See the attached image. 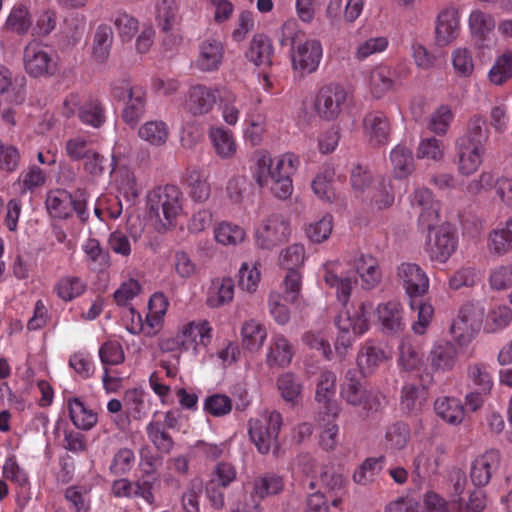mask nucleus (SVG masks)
Wrapping results in <instances>:
<instances>
[{"instance_id": "obj_17", "label": "nucleus", "mask_w": 512, "mask_h": 512, "mask_svg": "<svg viewBox=\"0 0 512 512\" xmlns=\"http://www.w3.org/2000/svg\"><path fill=\"white\" fill-rule=\"evenodd\" d=\"M336 374L330 370H322L316 385V401L323 405V411L327 416L337 419L340 407L335 400Z\"/></svg>"}, {"instance_id": "obj_12", "label": "nucleus", "mask_w": 512, "mask_h": 512, "mask_svg": "<svg viewBox=\"0 0 512 512\" xmlns=\"http://www.w3.org/2000/svg\"><path fill=\"white\" fill-rule=\"evenodd\" d=\"M409 69L404 64L395 67L380 65L375 67L369 76V90L373 98L380 99L390 91L397 81L406 79Z\"/></svg>"}, {"instance_id": "obj_2", "label": "nucleus", "mask_w": 512, "mask_h": 512, "mask_svg": "<svg viewBox=\"0 0 512 512\" xmlns=\"http://www.w3.org/2000/svg\"><path fill=\"white\" fill-rule=\"evenodd\" d=\"M211 339L212 328L207 320H191L180 325L175 335L162 337L159 348L163 352H189L197 356Z\"/></svg>"}, {"instance_id": "obj_8", "label": "nucleus", "mask_w": 512, "mask_h": 512, "mask_svg": "<svg viewBox=\"0 0 512 512\" xmlns=\"http://www.w3.org/2000/svg\"><path fill=\"white\" fill-rule=\"evenodd\" d=\"M347 96V91L341 84L323 85L318 90L313 104L316 115L325 121L336 120L342 112Z\"/></svg>"}, {"instance_id": "obj_58", "label": "nucleus", "mask_w": 512, "mask_h": 512, "mask_svg": "<svg viewBox=\"0 0 512 512\" xmlns=\"http://www.w3.org/2000/svg\"><path fill=\"white\" fill-rule=\"evenodd\" d=\"M85 260L93 269H103L109 264V256L95 238L87 239L82 245Z\"/></svg>"}, {"instance_id": "obj_7", "label": "nucleus", "mask_w": 512, "mask_h": 512, "mask_svg": "<svg viewBox=\"0 0 512 512\" xmlns=\"http://www.w3.org/2000/svg\"><path fill=\"white\" fill-rule=\"evenodd\" d=\"M282 423V417L276 411L249 421V436L259 453L266 454L270 451L276 443Z\"/></svg>"}, {"instance_id": "obj_45", "label": "nucleus", "mask_w": 512, "mask_h": 512, "mask_svg": "<svg viewBox=\"0 0 512 512\" xmlns=\"http://www.w3.org/2000/svg\"><path fill=\"white\" fill-rule=\"evenodd\" d=\"M45 182L46 175L43 170L36 165H32L20 173L17 181L13 184V188L20 195H24L42 187Z\"/></svg>"}, {"instance_id": "obj_1", "label": "nucleus", "mask_w": 512, "mask_h": 512, "mask_svg": "<svg viewBox=\"0 0 512 512\" xmlns=\"http://www.w3.org/2000/svg\"><path fill=\"white\" fill-rule=\"evenodd\" d=\"M322 278L326 285L336 290L337 300L343 305V309L335 319L339 332H351L354 336L366 333L369 329L371 305L364 302L358 306L347 305L356 281L349 276H343L342 264L339 261L325 263L322 268Z\"/></svg>"}, {"instance_id": "obj_57", "label": "nucleus", "mask_w": 512, "mask_h": 512, "mask_svg": "<svg viewBox=\"0 0 512 512\" xmlns=\"http://www.w3.org/2000/svg\"><path fill=\"white\" fill-rule=\"evenodd\" d=\"M486 507L487 495L480 488L471 491L467 501L459 498L451 503L452 512H483Z\"/></svg>"}, {"instance_id": "obj_53", "label": "nucleus", "mask_w": 512, "mask_h": 512, "mask_svg": "<svg viewBox=\"0 0 512 512\" xmlns=\"http://www.w3.org/2000/svg\"><path fill=\"white\" fill-rule=\"evenodd\" d=\"M469 28L472 35L485 40L495 28V19L487 12L473 10L469 16Z\"/></svg>"}, {"instance_id": "obj_30", "label": "nucleus", "mask_w": 512, "mask_h": 512, "mask_svg": "<svg viewBox=\"0 0 512 512\" xmlns=\"http://www.w3.org/2000/svg\"><path fill=\"white\" fill-rule=\"evenodd\" d=\"M377 318L382 330L389 334H396L404 329L403 308L397 301L381 303L377 307Z\"/></svg>"}, {"instance_id": "obj_10", "label": "nucleus", "mask_w": 512, "mask_h": 512, "mask_svg": "<svg viewBox=\"0 0 512 512\" xmlns=\"http://www.w3.org/2000/svg\"><path fill=\"white\" fill-rule=\"evenodd\" d=\"M149 383L163 405H173L177 397L179 405L183 409H197L198 396L195 393L188 392L177 384L167 383L165 379L158 377L156 374H151Z\"/></svg>"}, {"instance_id": "obj_60", "label": "nucleus", "mask_w": 512, "mask_h": 512, "mask_svg": "<svg viewBox=\"0 0 512 512\" xmlns=\"http://www.w3.org/2000/svg\"><path fill=\"white\" fill-rule=\"evenodd\" d=\"M85 283L78 277L66 276L55 285L54 291L63 301H71L85 291Z\"/></svg>"}, {"instance_id": "obj_46", "label": "nucleus", "mask_w": 512, "mask_h": 512, "mask_svg": "<svg viewBox=\"0 0 512 512\" xmlns=\"http://www.w3.org/2000/svg\"><path fill=\"white\" fill-rule=\"evenodd\" d=\"M267 337L265 327L255 321H246L241 329V340L244 349L249 351H258L263 346Z\"/></svg>"}, {"instance_id": "obj_48", "label": "nucleus", "mask_w": 512, "mask_h": 512, "mask_svg": "<svg viewBox=\"0 0 512 512\" xmlns=\"http://www.w3.org/2000/svg\"><path fill=\"white\" fill-rule=\"evenodd\" d=\"M272 52L270 40L263 34H256L250 42L246 56L249 61L260 66L270 63Z\"/></svg>"}, {"instance_id": "obj_4", "label": "nucleus", "mask_w": 512, "mask_h": 512, "mask_svg": "<svg viewBox=\"0 0 512 512\" xmlns=\"http://www.w3.org/2000/svg\"><path fill=\"white\" fill-rule=\"evenodd\" d=\"M183 201L181 190L174 185L158 187L147 196L149 213L165 230L176 226L178 218L184 212Z\"/></svg>"}, {"instance_id": "obj_59", "label": "nucleus", "mask_w": 512, "mask_h": 512, "mask_svg": "<svg viewBox=\"0 0 512 512\" xmlns=\"http://www.w3.org/2000/svg\"><path fill=\"white\" fill-rule=\"evenodd\" d=\"M410 439L409 426L404 422H396L388 426L385 434V446L391 450H402Z\"/></svg>"}, {"instance_id": "obj_37", "label": "nucleus", "mask_w": 512, "mask_h": 512, "mask_svg": "<svg viewBox=\"0 0 512 512\" xmlns=\"http://www.w3.org/2000/svg\"><path fill=\"white\" fill-rule=\"evenodd\" d=\"M122 87L129 93L128 102L123 110V118L125 122L134 125L144 113L145 95L141 88L132 86L130 82H123Z\"/></svg>"}, {"instance_id": "obj_50", "label": "nucleus", "mask_w": 512, "mask_h": 512, "mask_svg": "<svg viewBox=\"0 0 512 512\" xmlns=\"http://www.w3.org/2000/svg\"><path fill=\"white\" fill-rule=\"evenodd\" d=\"M284 488V481L281 477L267 474L255 478L253 482L252 497L253 499H264L281 492Z\"/></svg>"}, {"instance_id": "obj_26", "label": "nucleus", "mask_w": 512, "mask_h": 512, "mask_svg": "<svg viewBox=\"0 0 512 512\" xmlns=\"http://www.w3.org/2000/svg\"><path fill=\"white\" fill-rule=\"evenodd\" d=\"M208 138L216 155L222 160L233 159L238 152V143L234 133L222 126H212Z\"/></svg>"}, {"instance_id": "obj_35", "label": "nucleus", "mask_w": 512, "mask_h": 512, "mask_svg": "<svg viewBox=\"0 0 512 512\" xmlns=\"http://www.w3.org/2000/svg\"><path fill=\"white\" fill-rule=\"evenodd\" d=\"M268 306L271 316L278 324L285 325L288 322V275L278 289L270 292Z\"/></svg>"}, {"instance_id": "obj_28", "label": "nucleus", "mask_w": 512, "mask_h": 512, "mask_svg": "<svg viewBox=\"0 0 512 512\" xmlns=\"http://www.w3.org/2000/svg\"><path fill=\"white\" fill-rule=\"evenodd\" d=\"M486 246L489 253L497 257L512 251V215L488 233Z\"/></svg>"}, {"instance_id": "obj_9", "label": "nucleus", "mask_w": 512, "mask_h": 512, "mask_svg": "<svg viewBox=\"0 0 512 512\" xmlns=\"http://www.w3.org/2000/svg\"><path fill=\"white\" fill-rule=\"evenodd\" d=\"M445 449L431 442L419 444L412 460V476L414 481H423L438 473L443 462Z\"/></svg>"}, {"instance_id": "obj_25", "label": "nucleus", "mask_w": 512, "mask_h": 512, "mask_svg": "<svg viewBox=\"0 0 512 512\" xmlns=\"http://www.w3.org/2000/svg\"><path fill=\"white\" fill-rule=\"evenodd\" d=\"M183 183L192 201L204 203L210 198L211 185L206 170L196 167L187 169Z\"/></svg>"}, {"instance_id": "obj_6", "label": "nucleus", "mask_w": 512, "mask_h": 512, "mask_svg": "<svg viewBox=\"0 0 512 512\" xmlns=\"http://www.w3.org/2000/svg\"><path fill=\"white\" fill-rule=\"evenodd\" d=\"M482 318L483 309L479 305L468 302L460 307L450 327V333L460 347L468 346L473 341L480 330Z\"/></svg>"}, {"instance_id": "obj_49", "label": "nucleus", "mask_w": 512, "mask_h": 512, "mask_svg": "<svg viewBox=\"0 0 512 512\" xmlns=\"http://www.w3.org/2000/svg\"><path fill=\"white\" fill-rule=\"evenodd\" d=\"M305 261V249L301 244L290 245V298L294 299L299 294L301 289L302 275L298 268H300Z\"/></svg>"}, {"instance_id": "obj_63", "label": "nucleus", "mask_w": 512, "mask_h": 512, "mask_svg": "<svg viewBox=\"0 0 512 512\" xmlns=\"http://www.w3.org/2000/svg\"><path fill=\"white\" fill-rule=\"evenodd\" d=\"M467 379L476 389L491 391L493 387L489 367L485 363H471L467 367Z\"/></svg>"}, {"instance_id": "obj_56", "label": "nucleus", "mask_w": 512, "mask_h": 512, "mask_svg": "<svg viewBox=\"0 0 512 512\" xmlns=\"http://www.w3.org/2000/svg\"><path fill=\"white\" fill-rule=\"evenodd\" d=\"M139 137L154 146L166 143L169 131L167 125L162 121H149L143 124L139 131Z\"/></svg>"}, {"instance_id": "obj_23", "label": "nucleus", "mask_w": 512, "mask_h": 512, "mask_svg": "<svg viewBox=\"0 0 512 512\" xmlns=\"http://www.w3.org/2000/svg\"><path fill=\"white\" fill-rule=\"evenodd\" d=\"M287 224L277 216L261 223L255 232L256 243L260 248L271 249L286 239Z\"/></svg>"}, {"instance_id": "obj_14", "label": "nucleus", "mask_w": 512, "mask_h": 512, "mask_svg": "<svg viewBox=\"0 0 512 512\" xmlns=\"http://www.w3.org/2000/svg\"><path fill=\"white\" fill-rule=\"evenodd\" d=\"M224 91L220 87H208L205 85L192 86L184 103V108L193 116H203L212 111L217 97Z\"/></svg>"}, {"instance_id": "obj_47", "label": "nucleus", "mask_w": 512, "mask_h": 512, "mask_svg": "<svg viewBox=\"0 0 512 512\" xmlns=\"http://www.w3.org/2000/svg\"><path fill=\"white\" fill-rule=\"evenodd\" d=\"M366 389L363 387L358 372L350 369L345 374V379L341 385V397L352 406H358L362 402Z\"/></svg>"}, {"instance_id": "obj_15", "label": "nucleus", "mask_w": 512, "mask_h": 512, "mask_svg": "<svg viewBox=\"0 0 512 512\" xmlns=\"http://www.w3.org/2000/svg\"><path fill=\"white\" fill-rule=\"evenodd\" d=\"M500 463L501 453L496 449H490L476 457L471 463L469 473L472 484L477 488L488 485Z\"/></svg>"}, {"instance_id": "obj_36", "label": "nucleus", "mask_w": 512, "mask_h": 512, "mask_svg": "<svg viewBox=\"0 0 512 512\" xmlns=\"http://www.w3.org/2000/svg\"><path fill=\"white\" fill-rule=\"evenodd\" d=\"M46 207L53 217L66 219L73 213L74 199L66 190H52L47 195Z\"/></svg>"}, {"instance_id": "obj_22", "label": "nucleus", "mask_w": 512, "mask_h": 512, "mask_svg": "<svg viewBox=\"0 0 512 512\" xmlns=\"http://www.w3.org/2000/svg\"><path fill=\"white\" fill-rule=\"evenodd\" d=\"M363 131L372 146L387 145L390 140V121L383 112H370L363 119Z\"/></svg>"}, {"instance_id": "obj_18", "label": "nucleus", "mask_w": 512, "mask_h": 512, "mask_svg": "<svg viewBox=\"0 0 512 512\" xmlns=\"http://www.w3.org/2000/svg\"><path fill=\"white\" fill-rule=\"evenodd\" d=\"M431 370L435 373L452 371L458 361V350L454 343L448 340L435 341L427 356Z\"/></svg>"}, {"instance_id": "obj_21", "label": "nucleus", "mask_w": 512, "mask_h": 512, "mask_svg": "<svg viewBox=\"0 0 512 512\" xmlns=\"http://www.w3.org/2000/svg\"><path fill=\"white\" fill-rule=\"evenodd\" d=\"M411 203L413 206L422 208L419 224L431 232L439 221L440 202L434 199L432 191L428 188H418L413 194Z\"/></svg>"}, {"instance_id": "obj_33", "label": "nucleus", "mask_w": 512, "mask_h": 512, "mask_svg": "<svg viewBox=\"0 0 512 512\" xmlns=\"http://www.w3.org/2000/svg\"><path fill=\"white\" fill-rule=\"evenodd\" d=\"M395 179H405L414 171V157L410 147L403 143L392 148L389 155Z\"/></svg>"}, {"instance_id": "obj_3", "label": "nucleus", "mask_w": 512, "mask_h": 512, "mask_svg": "<svg viewBox=\"0 0 512 512\" xmlns=\"http://www.w3.org/2000/svg\"><path fill=\"white\" fill-rule=\"evenodd\" d=\"M254 178L257 184L280 199L288 198V156L271 157L265 150L256 153Z\"/></svg>"}, {"instance_id": "obj_39", "label": "nucleus", "mask_w": 512, "mask_h": 512, "mask_svg": "<svg viewBox=\"0 0 512 512\" xmlns=\"http://www.w3.org/2000/svg\"><path fill=\"white\" fill-rule=\"evenodd\" d=\"M423 363V354L418 345L412 343L411 339L405 337L398 347L397 365L403 371H414Z\"/></svg>"}, {"instance_id": "obj_61", "label": "nucleus", "mask_w": 512, "mask_h": 512, "mask_svg": "<svg viewBox=\"0 0 512 512\" xmlns=\"http://www.w3.org/2000/svg\"><path fill=\"white\" fill-rule=\"evenodd\" d=\"M114 26L122 41H131L139 31L138 19L122 10L115 14Z\"/></svg>"}, {"instance_id": "obj_31", "label": "nucleus", "mask_w": 512, "mask_h": 512, "mask_svg": "<svg viewBox=\"0 0 512 512\" xmlns=\"http://www.w3.org/2000/svg\"><path fill=\"white\" fill-rule=\"evenodd\" d=\"M489 136L490 132L487 127L485 116L475 114L469 118L464 135L459 137L456 142L470 146L486 148V143L489 139Z\"/></svg>"}, {"instance_id": "obj_34", "label": "nucleus", "mask_w": 512, "mask_h": 512, "mask_svg": "<svg viewBox=\"0 0 512 512\" xmlns=\"http://www.w3.org/2000/svg\"><path fill=\"white\" fill-rule=\"evenodd\" d=\"M436 414L451 425H459L465 416V407L458 398L442 396L434 403Z\"/></svg>"}, {"instance_id": "obj_41", "label": "nucleus", "mask_w": 512, "mask_h": 512, "mask_svg": "<svg viewBox=\"0 0 512 512\" xmlns=\"http://www.w3.org/2000/svg\"><path fill=\"white\" fill-rule=\"evenodd\" d=\"M32 27V16L29 8L23 3L15 4L10 10L4 28L18 35H25Z\"/></svg>"}, {"instance_id": "obj_52", "label": "nucleus", "mask_w": 512, "mask_h": 512, "mask_svg": "<svg viewBox=\"0 0 512 512\" xmlns=\"http://www.w3.org/2000/svg\"><path fill=\"white\" fill-rule=\"evenodd\" d=\"M155 18L163 31H171L178 23V5L176 0H158Z\"/></svg>"}, {"instance_id": "obj_11", "label": "nucleus", "mask_w": 512, "mask_h": 512, "mask_svg": "<svg viewBox=\"0 0 512 512\" xmlns=\"http://www.w3.org/2000/svg\"><path fill=\"white\" fill-rule=\"evenodd\" d=\"M323 57V47L319 40L308 39L296 45L292 55V67L300 77L317 71Z\"/></svg>"}, {"instance_id": "obj_13", "label": "nucleus", "mask_w": 512, "mask_h": 512, "mask_svg": "<svg viewBox=\"0 0 512 512\" xmlns=\"http://www.w3.org/2000/svg\"><path fill=\"white\" fill-rule=\"evenodd\" d=\"M427 245L430 259L445 263L457 249V235L449 225H441L433 234L430 233Z\"/></svg>"}, {"instance_id": "obj_20", "label": "nucleus", "mask_w": 512, "mask_h": 512, "mask_svg": "<svg viewBox=\"0 0 512 512\" xmlns=\"http://www.w3.org/2000/svg\"><path fill=\"white\" fill-rule=\"evenodd\" d=\"M234 280L229 276H218L210 280L205 292V304L212 309L221 308L233 302Z\"/></svg>"}, {"instance_id": "obj_44", "label": "nucleus", "mask_w": 512, "mask_h": 512, "mask_svg": "<svg viewBox=\"0 0 512 512\" xmlns=\"http://www.w3.org/2000/svg\"><path fill=\"white\" fill-rule=\"evenodd\" d=\"M213 233L215 241L222 246H237L246 238L243 227L228 221L216 224Z\"/></svg>"}, {"instance_id": "obj_55", "label": "nucleus", "mask_w": 512, "mask_h": 512, "mask_svg": "<svg viewBox=\"0 0 512 512\" xmlns=\"http://www.w3.org/2000/svg\"><path fill=\"white\" fill-rule=\"evenodd\" d=\"M336 419L327 416L325 413L319 414L318 423L321 430L320 446L326 451H332L338 444L339 427L335 423Z\"/></svg>"}, {"instance_id": "obj_5", "label": "nucleus", "mask_w": 512, "mask_h": 512, "mask_svg": "<svg viewBox=\"0 0 512 512\" xmlns=\"http://www.w3.org/2000/svg\"><path fill=\"white\" fill-rule=\"evenodd\" d=\"M23 68L31 78H49L58 71L57 54L47 44L32 40L23 50Z\"/></svg>"}, {"instance_id": "obj_19", "label": "nucleus", "mask_w": 512, "mask_h": 512, "mask_svg": "<svg viewBox=\"0 0 512 512\" xmlns=\"http://www.w3.org/2000/svg\"><path fill=\"white\" fill-rule=\"evenodd\" d=\"M224 53V45L220 40L205 39L199 44L198 54L193 65L202 72L217 71L223 63Z\"/></svg>"}, {"instance_id": "obj_29", "label": "nucleus", "mask_w": 512, "mask_h": 512, "mask_svg": "<svg viewBox=\"0 0 512 512\" xmlns=\"http://www.w3.org/2000/svg\"><path fill=\"white\" fill-rule=\"evenodd\" d=\"M387 359L385 351L374 344L373 341H365L357 354V366L362 376H369Z\"/></svg>"}, {"instance_id": "obj_40", "label": "nucleus", "mask_w": 512, "mask_h": 512, "mask_svg": "<svg viewBox=\"0 0 512 512\" xmlns=\"http://www.w3.org/2000/svg\"><path fill=\"white\" fill-rule=\"evenodd\" d=\"M354 265L364 288L372 289L380 283L382 274L376 258L371 255H360Z\"/></svg>"}, {"instance_id": "obj_51", "label": "nucleus", "mask_w": 512, "mask_h": 512, "mask_svg": "<svg viewBox=\"0 0 512 512\" xmlns=\"http://www.w3.org/2000/svg\"><path fill=\"white\" fill-rule=\"evenodd\" d=\"M169 300L162 292L154 293L149 300L146 323L152 329H159L168 310Z\"/></svg>"}, {"instance_id": "obj_16", "label": "nucleus", "mask_w": 512, "mask_h": 512, "mask_svg": "<svg viewBox=\"0 0 512 512\" xmlns=\"http://www.w3.org/2000/svg\"><path fill=\"white\" fill-rule=\"evenodd\" d=\"M397 275L411 299L421 297L427 293L429 278L419 265L415 263H402L397 268Z\"/></svg>"}, {"instance_id": "obj_54", "label": "nucleus", "mask_w": 512, "mask_h": 512, "mask_svg": "<svg viewBox=\"0 0 512 512\" xmlns=\"http://www.w3.org/2000/svg\"><path fill=\"white\" fill-rule=\"evenodd\" d=\"M288 364V340L284 335L276 336L268 350L267 365L278 370L285 368Z\"/></svg>"}, {"instance_id": "obj_27", "label": "nucleus", "mask_w": 512, "mask_h": 512, "mask_svg": "<svg viewBox=\"0 0 512 512\" xmlns=\"http://www.w3.org/2000/svg\"><path fill=\"white\" fill-rule=\"evenodd\" d=\"M458 172L463 176L473 175L483 163L486 148L455 143Z\"/></svg>"}, {"instance_id": "obj_62", "label": "nucleus", "mask_w": 512, "mask_h": 512, "mask_svg": "<svg viewBox=\"0 0 512 512\" xmlns=\"http://www.w3.org/2000/svg\"><path fill=\"white\" fill-rule=\"evenodd\" d=\"M112 42V29L107 25L99 26L96 30L93 43V56L98 62H103L107 59Z\"/></svg>"}, {"instance_id": "obj_43", "label": "nucleus", "mask_w": 512, "mask_h": 512, "mask_svg": "<svg viewBox=\"0 0 512 512\" xmlns=\"http://www.w3.org/2000/svg\"><path fill=\"white\" fill-rule=\"evenodd\" d=\"M238 287L242 292L255 294L262 280L260 264L257 262H243L238 270Z\"/></svg>"}, {"instance_id": "obj_42", "label": "nucleus", "mask_w": 512, "mask_h": 512, "mask_svg": "<svg viewBox=\"0 0 512 512\" xmlns=\"http://www.w3.org/2000/svg\"><path fill=\"white\" fill-rule=\"evenodd\" d=\"M67 406L72 423L79 429L89 430L97 422V415L87 408L79 398L70 397L67 399Z\"/></svg>"}, {"instance_id": "obj_64", "label": "nucleus", "mask_w": 512, "mask_h": 512, "mask_svg": "<svg viewBox=\"0 0 512 512\" xmlns=\"http://www.w3.org/2000/svg\"><path fill=\"white\" fill-rule=\"evenodd\" d=\"M512 77V52L499 56L489 71V80L495 85H502Z\"/></svg>"}, {"instance_id": "obj_38", "label": "nucleus", "mask_w": 512, "mask_h": 512, "mask_svg": "<svg viewBox=\"0 0 512 512\" xmlns=\"http://www.w3.org/2000/svg\"><path fill=\"white\" fill-rule=\"evenodd\" d=\"M426 394L424 385L420 387L413 383H406L400 391L401 410L406 414H417L422 409Z\"/></svg>"}, {"instance_id": "obj_32", "label": "nucleus", "mask_w": 512, "mask_h": 512, "mask_svg": "<svg viewBox=\"0 0 512 512\" xmlns=\"http://www.w3.org/2000/svg\"><path fill=\"white\" fill-rule=\"evenodd\" d=\"M267 131V120L259 110H250L245 115L243 139L252 146H259L264 141Z\"/></svg>"}, {"instance_id": "obj_24", "label": "nucleus", "mask_w": 512, "mask_h": 512, "mask_svg": "<svg viewBox=\"0 0 512 512\" xmlns=\"http://www.w3.org/2000/svg\"><path fill=\"white\" fill-rule=\"evenodd\" d=\"M460 32L459 10L450 6L443 9L436 24V41L440 46H446L455 41Z\"/></svg>"}]
</instances>
